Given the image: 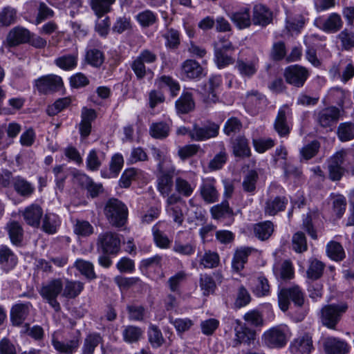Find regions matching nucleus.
<instances>
[{
    "label": "nucleus",
    "mask_w": 354,
    "mask_h": 354,
    "mask_svg": "<svg viewBox=\"0 0 354 354\" xmlns=\"http://www.w3.org/2000/svg\"><path fill=\"white\" fill-rule=\"evenodd\" d=\"M106 218L113 226H123L127 220L128 208L127 205L117 198H110L104 207Z\"/></svg>",
    "instance_id": "f257e3e1"
},
{
    "label": "nucleus",
    "mask_w": 354,
    "mask_h": 354,
    "mask_svg": "<svg viewBox=\"0 0 354 354\" xmlns=\"http://www.w3.org/2000/svg\"><path fill=\"white\" fill-rule=\"evenodd\" d=\"M290 330L286 324H280L266 330L262 337L263 341L270 348H282L290 337Z\"/></svg>",
    "instance_id": "f03ea898"
},
{
    "label": "nucleus",
    "mask_w": 354,
    "mask_h": 354,
    "mask_svg": "<svg viewBox=\"0 0 354 354\" xmlns=\"http://www.w3.org/2000/svg\"><path fill=\"white\" fill-rule=\"evenodd\" d=\"M348 306L345 304H328L323 306L320 311V321L323 326L335 329Z\"/></svg>",
    "instance_id": "7ed1b4c3"
},
{
    "label": "nucleus",
    "mask_w": 354,
    "mask_h": 354,
    "mask_svg": "<svg viewBox=\"0 0 354 354\" xmlns=\"http://www.w3.org/2000/svg\"><path fill=\"white\" fill-rule=\"evenodd\" d=\"M63 292V281L62 279H53L43 285L39 294L43 299L57 312L61 309L60 304L57 298Z\"/></svg>",
    "instance_id": "20e7f679"
},
{
    "label": "nucleus",
    "mask_w": 354,
    "mask_h": 354,
    "mask_svg": "<svg viewBox=\"0 0 354 354\" xmlns=\"http://www.w3.org/2000/svg\"><path fill=\"white\" fill-rule=\"evenodd\" d=\"M156 60L157 56L154 53L148 49L142 50L131 64V68L136 78L139 80H142L147 73H152L150 69L146 68L145 64H150Z\"/></svg>",
    "instance_id": "39448f33"
},
{
    "label": "nucleus",
    "mask_w": 354,
    "mask_h": 354,
    "mask_svg": "<svg viewBox=\"0 0 354 354\" xmlns=\"http://www.w3.org/2000/svg\"><path fill=\"white\" fill-rule=\"evenodd\" d=\"M222 85L221 75L211 76L202 87V96L203 102L207 105L219 102V91Z\"/></svg>",
    "instance_id": "423d86ee"
},
{
    "label": "nucleus",
    "mask_w": 354,
    "mask_h": 354,
    "mask_svg": "<svg viewBox=\"0 0 354 354\" xmlns=\"http://www.w3.org/2000/svg\"><path fill=\"white\" fill-rule=\"evenodd\" d=\"M310 75L309 71L300 65L295 64L286 68L283 76L286 82L295 87H302Z\"/></svg>",
    "instance_id": "0eeeda50"
},
{
    "label": "nucleus",
    "mask_w": 354,
    "mask_h": 354,
    "mask_svg": "<svg viewBox=\"0 0 354 354\" xmlns=\"http://www.w3.org/2000/svg\"><path fill=\"white\" fill-rule=\"evenodd\" d=\"M97 246L104 254H116L120 250V240L117 234L105 232L99 235Z\"/></svg>",
    "instance_id": "6e6552de"
},
{
    "label": "nucleus",
    "mask_w": 354,
    "mask_h": 354,
    "mask_svg": "<svg viewBox=\"0 0 354 354\" xmlns=\"http://www.w3.org/2000/svg\"><path fill=\"white\" fill-rule=\"evenodd\" d=\"M218 131L219 126L213 122H209L203 127L194 124L189 131V136L193 140L203 141L216 137Z\"/></svg>",
    "instance_id": "1a4fd4ad"
},
{
    "label": "nucleus",
    "mask_w": 354,
    "mask_h": 354,
    "mask_svg": "<svg viewBox=\"0 0 354 354\" xmlns=\"http://www.w3.org/2000/svg\"><path fill=\"white\" fill-rule=\"evenodd\" d=\"M340 111L336 106L325 108L315 114L317 123L323 128H331L339 120Z\"/></svg>",
    "instance_id": "9d476101"
},
{
    "label": "nucleus",
    "mask_w": 354,
    "mask_h": 354,
    "mask_svg": "<svg viewBox=\"0 0 354 354\" xmlns=\"http://www.w3.org/2000/svg\"><path fill=\"white\" fill-rule=\"evenodd\" d=\"M63 82L59 76L48 75L35 81V86L41 93L46 94L56 91L62 88Z\"/></svg>",
    "instance_id": "9b49d317"
},
{
    "label": "nucleus",
    "mask_w": 354,
    "mask_h": 354,
    "mask_svg": "<svg viewBox=\"0 0 354 354\" xmlns=\"http://www.w3.org/2000/svg\"><path fill=\"white\" fill-rule=\"evenodd\" d=\"M290 115V109L287 105L281 106L278 111L274 122V128L281 137H286L290 132L291 128L288 121Z\"/></svg>",
    "instance_id": "f8f14e48"
},
{
    "label": "nucleus",
    "mask_w": 354,
    "mask_h": 354,
    "mask_svg": "<svg viewBox=\"0 0 354 354\" xmlns=\"http://www.w3.org/2000/svg\"><path fill=\"white\" fill-rule=\"evenodd\" d=\"M51 344L55 350L60 354H74L78 350L80 345V337L75 336L66 342L61 341L53 334L52 335Z\"/></svg>",
    "instance_id": "ddd939ff"
},
{
    "label": "nucleus",
    "mask_w": 354,
    "mask_h": 354,
    "mask_svg": "<svg viewBox=\"0 0 354 354\" xmlns=\"http://www.w3.org/2000/svg\"><path fill=\"white\" fill-rule=\"evenodd\" d=\"M345 152L340 151L335 153L328 160L329 178L333 181L339 180L343 176L344 169L342 164L344 160Z\"/></svg>",
    "instance_id": "4468645a"
},
{
    "label": "nucleus",
    "mask_w": 354,
    "mask_h": 354,
    "mask_svg": "<svg viewBox=\"0 0 354 354\" xmlns=\"http://www.w3.org/2000/svg\"><path fill=\"white\" fill-rule=\"evenodd\" d=\"M199 192L201 198L207 203H214L218 200L219 194L216 187V180L213 178L203 179Z\"/></svg>",
    "instance_id": "2eb2a0df"
},
{
    "label": "nucleus",
    "mask_w": 354,
    "mask_h": 354,
    "mask_svg": "<svg viewBox=\"0 0 354 354\" xmlns=\"http://www.w3.org/2000/svg\"><path fill=\"white\" fill-rule=\"evenodd\" d=\"M31 37V32L26 28L16 26L12 28L6 37L7 44L10 47L17 46L21 44L28 43Z\"/></svg>",
    "instance_id": "dca6fc26"
},
{
    "label": "nucleus",
    "mask_w": 354,
    "mask_h": 354,
    "mask_svg": "<svg viewBox=\"0 0 354 354\" xmlns=\"http://www.w3.org/2000/svg\"><path fill=\"white\" fill-rule=\"evenodd\" d=\"M26 223L33 227H38L43 216V209L37 204L33 203L20 212Z\"/></svg>",
    "instance_id": "f3484780"
},
{
    "label": "nucleus",
    "mask_w": 354,
    "mask_h": 354,
    "mask_svg": "<svg viewBox=\"0 0 354 354\" xmlns=\"http://www.w3.org/2000/svg\"><path fill=\"white\" fill-rule=\"evenodd\" d=\"M97 114L94 109L83 107L81 112V122L79 124V131L82 138H86L91 132L92 122L96 118Z\"/></svg>",
    "instance_id": "a211bd4d"
},
{
    "label": "nucleus",
    "mask_w": 354,
    "mask_h": 354,
    "mask_svg": "<svg viewBox=\"0 0 354 354\" xmlns=\"http://www.w3.org/2000/svg\"><path fill=\"white\" fill-rule=\"evenodd\" d=\"M293 354H310L313 349L312 337L307 333L295 338L290 344Z\"/></svg>",
    "instance_id": "6ab92c4d"
},
{
    "label": "nucleus",
    "mask_w": 354,
    "mask_h": 354,
    "mask_svg": "<svg viewBox=\"0 0 354 354\" xmlns=\"http://www.w3.org/2000/svg\"><path fill=\"white\" fill-rule=\"evenodd\" d=\"M317 26L323 31L328 33H335L339 31L343 26L341 16L337 13H331L324 20L316 21Z\"/></svg>",
    "instance_id": "aec40b11"
},
{
    "label": "nucleus",
    "mask_w": 354,
    "mask_h": 354,
    "mask_svg": "<svg viewBox=\"0 0 354 354\" xmlns=\"http://www.w3.org/2000/svg\"><path fill=\"white\" fill-rule=\"evenodd\" d=\"M236 68L243 77H251L258 71L259 58L254 55L252 59H238Z\"/></svg>",
    "instance_id": "412c9836"
},
{
    "label": "nucleus",
    "mask_w": 354,
    "mask_h": 354,
    "mask_svg": "<svg viewBox=\"0 0 354 354\" xmlns=\"http://www.w3.org/2000/svg\"><path fill=\"white\" fill-rule=\"evenodd\" d=\"M253 250L254 249L250 247H241L237 248L234 252L232 260V270L236 272L241 271L248 261L249 255Z\"/></svg>",
    "instance_id": "4be33fe9"
},
{
    "label": "nucleus",
    "mask_w": 354,
    "mask_h": 354,
    "mask_svg": "<svg viewBox=\"0 0 354 354\" xmlns=\"http://www.w3.org/2000/svg\"><path fill=\"white\" fill-rule=\"evenodd\" d=\"M75 180L79 185L87 189L91 197H96L102 192L103 188L100 183H95L87 175L82 173H77L75 175Z\"/></svg>",
    "instance_id": "5701e85b"
},
{
    "label": "nucleus",
    "mask_w": 354,
    "mask_h": 354,
    "mask_svg": "<svg viewBox=\"0 0 354 354\" xmlns=\"http://www.w3.org/2000/svg\"><path fill=\"white\" fill-rule=\"evenodd\" d=\"M272 19V12L264 5L258 4L253 8L252 21L254 25L266 26Z\"/></svg>",
    "instance_id": "b1692460"
},
{
    "label": "nucleus",
    "mask_w": 354,
    "mask_h": 354,
    "mask_svg": "<svg viewBox=\"0 0 354 354\" xmlns=\"http://www.w3.org/2000/svg\"><path fill=\"white\" fill-rule=\"evenodd\" d=\"M324 346L327 354H346L348 352L347 344L335 337L326 338Z\"/></svg>",
    "instance_id": "393cba45"
},
{
    "label": "nucleus",
    "mask_w": 354,
    "mask_h": 354,
    "mask_svg": "<svg viewBox=\"0 0 354 354\" xmlns=\"http://www.w3.org/2000/svg\"><path fill=\"white\" fill-rule=\"evenodd\" d=\"M287 204L288 199L284 196L270 198L265 204V214L269 216H274L278 212L283 211Z\"/></svg>",
    "instance_id": "a878e982"
},
{
    "label": "nucleus",
    "mask_w": 354,
    "mask_h": 354,
    "mask_svg": "<svg viewBox=\"0 0 354 354\" xmlns=\"http://www.w3.org/2000/svg\"><path fill=\"white\" fill-rule=\"evenodd\" d=\"M103 337L100 333H89L84 339L81 354H93L99 344H101V348H103Z\"/></svg>",
    "instance_id": "bb28decb"
},
{
    "label": "nucleus",
    "mask_w": 354,
    "mask_h": 354,
    "mask_svg": "<svg viewBox=\"0 0 354 354\" xmlns=\"http://www.w3.org/2000/svg\"><path fill=\"white\" fill-rule=\"evenodd\" d=\"M10 241L13 245H20L24 239V229L22 225L16 221H9L6 226Z\"/></svg>",
    "instance_id": "cd10ccee"
},
{
    "label": "nucleus",
    "mask_w": 354,
    "mask_h": 354,
    "mask_svg": "<svg viewBox=\"0 0 354 354\" xmlns=\"http://www.w3.org/2000/svg\"><path fill=\"white\" fill-rule=\"evenodd\" d=\"M250 286L252 292L259 297L268 296L270 286L268 280L264 276H259L252 279Z\"/></svg>",
    "instance_id": "c85d7f7f"
},
{
    "label": "nucleus",
    "mask_w": 354,
    "mask_h": 354,
    "mask_svg": "<svg viewBox=\"0 0 354 354\" xmlns=\"http://www.w3.org/2000/svg\"><path fill=\"white\" fill-rule=\"evenodd\" d=\"M232 150L236 157L243 158L251 155L248 140L243 136H239L232 141Z\"/></svg>",
    "instance_id": "c756f323"
},
{
    "label": "nucleus",
    "mask_w": 354,
    "mask_h": 354,
    "mask_svg": "<svg viewBox=\"0 0 354 354\" xmlns=\"http://www.w3.org/2000/svg\"><path fill=\"white\" fill-rule=\"evenodd\" d=\"M144 335V330L139 326L127 325L123 327L122 331V339L127 344L138 342Z\"/></svg>",
    "instance_id": "7c9ffc66"
},
{
    "label": "nucleus",
    "mask_w": 354,
    "mask_h": 354,
    "mask_svg": "<svg viewBox=\"0 0 354 354\" xmlns=\"http://www.w3.org/2000/svg\"><path fill=\"white\" fill-rule=\"evenodd\" d=\"M12 184L15 191L24 198L30 197L35 192L34 185L21 176L14 178Z\"/></svg>",
    "instance_id": "2f4dec72"
},
{
    "label": "nucleus",
    "mask_w": 354,
    "mask_h": 354,
    "mask_svg": "<svg viewBox=\"0 0 354 354\" xmlns=\"http://www.w3.org/2000/svg\"><path fill=\"white\" fill-rule=\"evenodd\" d=\"M229 17L239 29L248 28L251 25L250 9L248 8L234 12Z\"/></svg>",
    "instance_id": "473e14b6"
},
{
    "label": "nucleus",
    "mask_w": 354,
    "mask_h": 354,
    "mask_svg": "<svg viewBox=\"0 0 354 354\" xmlns=\"http://www.w3.org/2000/svg\"><path fill=\"white\" fill-rule=\"evenodd\" d=\"M26 5L37 6V15L35 19V24L37 25L48 19L53 17L55 15L54 11L43 1L37 2L35 0H32L28 1Z\"/></svg>",
    "instance_id": "72a5a7b5"
},
{
    "label": "nucleus",
    "mask_w": 354,
    "mask_h": 354,
    "mask_svg": "<svg viewBox=\"0 0 354 354\" xmlns=\"http://www.w3.org/2000/svg\"><path fill=\"white\" fill-rule=\"evenodd\" d=\"M17 263V258L14 252L7 246H0V265L8 271L12 269Z\"/></svg>",
    "instance_id": "f704fd0d"
},
{
    "label": "nucleus",
    "mask_w": 354,
    "mask_h": 354,
    "mask_svg": "<svg viewBox=\"0 0 354 354\" xmlns=\"http://www.w3.org/2000/svg\"><path fill=\"white\" fill-rule=\"evenodd\" d=\"M255 332L248 327L239 325L235 328V337L234 339V346L243 343L249 344L252 340L255 338Z\"/></svg>",
    "instance_id": "c9c22d12"
},
{
    "label": "nucleus",
    "mask_w": 354,
    "mask_h": 354,
    "mask_svg": "<svg viewBox=\"0 0 354 354\" xmlns=\"http://www.w3.org/2000/svg\"><path fill=\"white\" fill-rule=\"evenodd\" d=\"M78 52L76 50L71 54L58 57L55 59V64L64 71L73 70L77 65Z\"/></svg>",
    "instance_id": "e433bc0d"
},
{
    "label": "nucleus",
    "mask_w": 354,
    "mask_h": 354,
    "mask_svg": "<svg viewBox=\"0 0 354 354\" xmlns=\"http://www.w3.org/2000/svg\"><path fill=\"white\" fill-rule=\"evenodd\" d=\"M84 284L80 281L66 279L63 286L62 296L68 299H75L84 290Z\"/></svg>",
    "instance_id": "4c0bfd02"
},
{
    "label": "nucleus",
    "mask_w": 354,
    "mask_h": 354,
    "mask_svg": "<svg viewBox=\"0 0 354 354\" xmlns=\"http://www.w3.org/2000/svg\"><path fill=\"white\" fill-rule=\"evenodd\" d=\"M182 72L187 78L195 79L203 74L202 66L195 60L187 59L182 64Z\"/></svg>",
    "instance_id": "58836bf2"
},
{
    "label": "nucleus",
    "mask_w": 354,
    "mask_h": 354,
    "mask_svg": "<svg viewBox=\"0 0 354 354\" xmlns=\"http://www.w3.org/2000/svg\"><path fill=\"white\" fill-rule=\"evenodd\" d=\"M195 106L193 95L191 93H183L176 102V109L178 113H187L192 111Z\"/></svg>",
    "instance_id": "ea45409f"
},
{
    "label": "nucleus",
    "mask_w": 354,
    "mask_h": 354,
    "mask_svg": "<svg viewBox=\"0 0 354 354\" xmlns=\"http://www.w3.org/2000/svg\"><path fill=\"white\" fill-rule=\"evenodd\" d=\"M116 0H90L89 5L95 15L100 19L111 12L112 5Z\"/></svg>",
    "instance_id": "a19ab883"
},
{
    "label": "nucleus",
    "mask_w": 354,
    "mask_h": 354,
    "mask_svg": "<svg viewBox=\"0 0 354 354\" xmlns=\"http://www.w3.org/2000/svg\"><path fill=\"white\" fill-rule=\"evenodd\" d=\"M274 224L269 221L261 222L254 225V234L259 240L268 239L274 232Z\"/></svg>",
    "instance_id": "79ce46f5"
},
{
    "label": "nucleus",
    "mask_w": 354,
    "mask_h": 354,
    "mask_svg": "<svg viewBox=\"0 0 354 354\" xmlns=\"http://www.w3.org/2000/svg\"><path fill=\"white\" fill-rule=\"evenodd\" d=\"M29 313L28 304H19L11 310V319L14 325L19 326L26 319Z\"/></svg>",
    "instance_id": "37998d69"
},
{
    "label": "nucleus",
    "mask_w": 354,
    "mask_h": 354,
    "mask_svg": "<svg viewBox=\"0 0 354 354\" xmlns=\"http://www.w3.org/2000/svg\"><path fill=\"white\" fill-rule=\"evenodd\" d=\"M17 19V10L10 6L3 7L0 10V27H8L14 24Z\"/></svg>",
    "instance_id": "c03bdc74"
},
{
    "label": "nucleus",
    "mask_w": 354,
    "mask_h": 354,
    "mask_svg": "<svg viewBox=\"0 0 354 354\" xmlns=\"http://www.w3.org/2000/svg\"><path fill=\"white\" fill-rule=\"evenodd\" d=\"M104 53L97 48H92L86 50L85 62L93 67L99 68L104 62Z\"/></svg>",
    "instance_id": "a18cd8bd"
},
{
    "label": "nucleus",
    "mask_w": 354,
    "mask_h": 354,
    "mask_svg": "<svg viewBox=\"0 0 354 354\" xmlns=\"http://www.w3.org/2000/svg\"><path fill=\"white\" fill-rule=\"evenodd\" d=\"M106 157L103 151L92 149L86 158V166L91 171L98 170Z\"/></svg>",
    "instance_id": "49530a36"
},
{
    "label": "nucleus",
    "mask_w": 354,
    "mask_h": 354,
    "mask_svg": "<svg viewBox=\"0 0 354 354\" xmlns=\"http://www.w3.org/2000/svg\"><path fill=\"white\" fill-rule=\"evenodd\" d=\"M156 84L160 88L168 87L173 97L176 96L180 89L178 82L170 76L162 75L159 77L156 80Z\"/></svg>",
    "instance_id": "de8ad7c7"
},
{
    "label": "nucleus",
    "mask_w": 354,
    "mask_h": 354,
    "mask_svg": "<svg viewBox=\"0 0 354 354\" xmlns=\"http://www.w3.org/2000/svg\"><path fill=\"white\" fill-rule=\"evenodd\" d=\"M326 254L332 260L339 261L345 257V252L342 245L334 241H330L326 245Z\"/></svg>",
    "instance_id": "09e8293b"
},
{
    "label": "nucleus",
    "mask_w": 354,
    "mask_h": 354,
    "mask_svg": "<svg viewBox=\"0 0 354 354\" xmlns=\"http://www.w3.org/2000/svg\"><path fill=\"white\" fill-rule=\"evenodd\" d=\"M148 339L153 348L160 347L165 342V339L159 328L150 324L147 330Z\"/></svg>",
    "instance_id": "8fccbe9b"
},
{
    "label": "nucleus",
    "mask_w": 354,
    "mask_h": 354,
    "mask_svg": "<svg viewBox=\"0 0 354 354\" xmlns=\"http://www.w3.org/2000/svg\"><path fill=\"white\" fill-rule=\"evenodd\" d=\"M199 286L204 296L213 294L216 284L213 277L207 274H201L199 277Z\"/></svg>",
    "instance_id": "3c124183"
},
{
    "label": "nucleus",
    "mask_w": 354,
    "mask_h": 354,
    "mask_svg": "<svg viewBox=\"0 0 354 354\" xmlns=\"http://www.w3.org/2000/svg\"><path fill=\"white\" fill-rule=\"evenodd\" d=\"M59 225V218L54 214H46L43 218L42 230L47 234H53L56 233Z\"/></svg>",
    "instance_id": "603ef678"
},
{
    "label": "nucleus",
    "mask_w": 354,
    "mask_h": 354,
    "mask_svg": "<svg viewBox=\"0 0 354 354\" xmlns=\"http://www.w3.org/2000/svg\"><path fill=\"white\" fill-rule=\"evenodd\" d=\"M170 129L166 122H159L152 123L150 126L149 133L156 139H164L169 135Z\"/></svg>",
    "instance_id": "864d4df0"
},
{
    "label": "nucleus",
    "mask_w": 354,
    "mask_h": 354,
    "mask_svg": "<svg viewBox=\"0 0 354 354\" xmlns=\"http://www.w3.org/2000/svg\"><path fill=\"white\" fill-rule=\"evenodd\" d=\"M173 187V176L169 173L162 174L158 179V189L163 196H168Z\"/></svg>",
    "instance_id": "5fc2aeb1"
},
{
    "label": "nucleus",
    "mask_w": 354,
    "mask_h": 354,
    "mask_svg": "<svg viewBox=\"0 0 354 354\" xmlns=\"http://www.w3.org/2000/svg\"><path fill=\"white\" fill-rule=\"evenodd\" d=\"M196 250L194 242L183 243L180 240H176L173 246V251L183 256H191Z\"/></svg>",
    "instance_id": "6e6d98bb"
},
{
    "label": "nucleus",
    "mask_w": 354,
    "mask_h": 354,
    "mask_svg": "<svg viewBox=\"0 0 354 354\" xmlns=\"http://www.w3.org/2000/svg\"><path fill=\"white\" fill-rule=\"evenodd\" d=\"M220 258L218 254L215 252L210 250L205 251L200 259V265L205 268H214L218 266Z\"/></svg>",
    "instance_id": "4d7b16f0"
},
{
    "label": "nucleus",
    "mask_w": 354,
    "mask_h": 354,
    "mask_svg": "<svg viewBox=\"0 0 354 354\" xmlns=\"http://www.w3.org/2000/svg\"><path fill=\"white\" fill-rule=\"evenodd\" d=\"M175 186L176 192L185 197L190 196L195 189L194 184L180 177L176 179Z\"/></svg>",
    "instance_id": "13d9d810"
},
{
    "label": "nucleus",
    "mask_w": 354,
    "mask_h": 354,
    "mask_svg": "<svg viewBox=\"0 0 354 354\" xmlns=\"http://www.w3.org/2000/svg\"><path fill=\"white\" fill-rule=\"evenodd\" d=\"M74 266L86 278L90 279L96 278L92 263L83 259H77L75 262Z\"/></svg>",
    "instance_id": "bf43d9fd"
},
{
    "label": "nucleus",
    "mask_w": 354,
    "mask_h": 354,
    "mask_svg": "<svg viewBox=\"0 0 354 354\" xmlns=\"http://www.w3.org/2000/svg\"><path fill=\"white\" fill-rule=\"evenodd\" d=\"M337 136L342 142L354 138V124L351 122L341 123L337 129Z\"/></svg>",
    "instance_id": "052dcab7"
},
{
    "label": "nucleus",
    "mask_w": 354,
    "mask_h": 354,
    "mask_svg": "<svg viewBox=\"0 0 354 354\" xmlns=\"http://www.w3.org/2000/svg\"><path fill=\"white\" fill-rule=\"evenodd\" d=\"M210 212L212 218L214 219H219L222 217L231 216L233 214L232 209L229 206L227 201H223L221 204L213 206Z\"/></svg>",
    "instance_id": "680f3d73"
},
{
    "label": "nucleus",
    "mask_w": 354,
    "mask_h": 354,
    "mask_svg": "<svg viewBox=\"0 0 354 354\" xmlns=\"http://www.w3.org/2000/svg\"><path fill=\"white\" fill-rule=\"evenodd\" d=\"M127 310L129 315V319L133 322H143L145 318V308L140 305H128Z\"/></svg>",
    "instance_id": "e2e57ef3"
},
{
    "label": "nucleus",
    "mask_w": 354,
    "mask_h": 354,
    "mask_svg": "<svg viewBox=\"0 0 354 354\" xmlns=\"http://www.w3.org/2000/svg\"><path fill=\"white\" fill-rule=\"evenodd\" d=\"M136 19L142 27H149L157 21V15L150 10H145L136 15Z\"/></svg>",
    "instance_id": "0e129e2a"
},
{
    "label": "nucleus",
    "mask_w": 354,
    "mask_h": 354,
    "mask_svg": "<svg viewBox=\"0 0 354 354\" xmlns=\"http://www.w3.org/2000/svg\"><path fill=\"white\" fill-rule=\"evenodd\" d=\"M187 276L185 271L181 270L169 277L167 283L170 290L174 292H179L180 284L187 280Z\"/></svg>",
    "instance_id": "69168bd1"
},
{
    "label": "nucleus",
    "mask_w": 354,
    "mask_h": 354,
    "mask_svg": "<svg viewBox=\"0 0 354 354\" xmlns=\"http://www.w3.org/2000/svg\"><path fill=\"white\" fill-rule=\"evenodd\" d=\"M337 39L343 50H348L354 48V32L345 28L338 34Z\"/></svg>",
    "instance_id": "338daca9"
},
{
    "label": "nucleus",
    "mask_w": 354,
    "mask_h": 354,
    "mask_svg": "<svg viewBox=\"0 0 354 354\" xmlns=\"http://www.w3.org/2000/svg\"><path fill=\"white\" fill-rule=\"evenodd\" d=\"M259 176L256 171H250L243 178L242 186L245 192L254 193Z\"/></svg>",
    "instance_id": "774afa93"
}]
</instances>
